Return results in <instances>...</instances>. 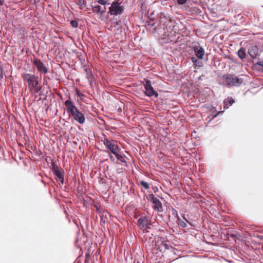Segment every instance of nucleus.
Wrapping results in <instances>:
<instances>
[{"mask_svg":"<svg viewBox=\"0 0 263 263\" xmlns=\"http://www.w3.org/2000/svg\"><path fill=\"white\" fill-rule=\"evenodd\" d=\"M64 104L66 108L67 113L79 124H83L85 122L84 115L74 105L70 99L66 100Z\"/></svg>","mask_w":263,"mask_h":263,"instance_id":"obj_1","label":"nucleus"},{"mask_svg":"<svg viewBox=\"0 0 263 263\" xmlns=\"http://www.w3.org/2000/svg\"><path fill=\"white\" fill-rule=\"evenodd\" d=\"M51 170L55 176V180L58 183L63 184L65 183L64 170L57 164L55 161L52 159L51 161Z\"/></svg>","mask_w":263,"mask_h":263,"instance_id":"obj_2","label":"nucleus"},{"mask_svg":"<svg viewBox=\"0 0 263 263\" xmlns=\"http://www.w3.org/2000/svg\"><path fill=\"white\" fill-rule=\"evenodd\" d=\"M23 80L27 82L30 88H35L40 84L39 77L34 74L24 73L23 76Z\"/></svg>","mask_w":263,"mask_h":263,"instance_id":"obj_3","label":"nucleus"},{"mask_svg":"<svg viewBox=\"0 0 263 263\" xmlns=\"http://www.w3.org/2000/svg\"><path fill=\"white\" fill-rule=\"evenodd\" d=\"M124 10L123 5H121L119 0H115L111 3L109 7V11L110 15H117L121 14Z\"/></svg>","mask_w":263,"mask_h":263,"instance_id":"obj_4","label":"nucleus"},{"mask_svg":"<svg viewBox=\"0 0 263 263\" xmlns=\"http://www.w3.org/2000/svg\"><path fill=\"white\" fill-rule=\"evenodd\" d=\"M32 63L36 67L39 72L43 74H46L48 72V68L40 59L34 58L32 60Z\"/></svg>","mask_w":263,"mask_h":263,"instance_id":"obj_5","label":"nucleus"},{"mask_svg":"<svg viewBox=\"0 0 263 263\" xmlns=\"http://www.w3.org/2000/svg\"><path fill=\"white\" fill-rule=\"evenodd\" d=\"M141 11H142V13L143 14L144 12V17H145V25L139 26V31L141 32L142 33H144L145 31H148V28L146 27V24H148V10L146 9V7L145 6V4L143 3L141 4Z\"/></svg>","mask_w":263,"mask_h":263,"instance_id":"obj_6","label":"nucleus"},{"mask_svg":"<svg viewBox=\"0 0 263 263\" xmlns=\"http://www.w3.org/2000/svg\"><path fill=\"white\" fill-rule=\"evenodd\" d=\"M102 141L103 142L105 147L110 151L113 154H115V153L117 151V149L119 148L117 145L114 144L108 139H105Z\"/></svg>","mask_w":263,"mask_h":263,"instance_id":"obj_7","label":"nucleus"},{"mask_svg":"<svg viewBox=\"0 0 263 263\" xmlns=\"http://www.w3.org/2000/svg\"><path fill=\"white\" fill-rule=\"evenodd\" d=\"M137 225L140 228V230H148V218L142 215L137 221Z\"/></svg>","mask_w":263,"mask_h":263,"instance_id":"obj_8","label":"nucleus"},{"mask_svg":"<svg viewBox=\"0 0 263 263\" xmlns=\"http://www.w3.org/2000/svg\"><path fill=\"white\" fill-rule=\"evenodd\" d=\"M91 7L95 13L103 14L105 12L106 8L105 6H102L98 4H95V2L91 3Z\"/></svg>","mask_w":263,"mask_h":263,"instance_id":"obj_9","label":"nucleus"},{"mask_svg":"<svg viewBox=\"0 0 263 263\" xmlns=\"http://www.w3.org/2000/svg\"><path fill=\"white\" fill-rule=\"evenodd\" d=\"M151 201L154 204L153 207L155 210H157L158 212L162 211V204L159 199L153 196L151 199Z\"/></svg>","mask_w":263,"mask_h":263,"instance_id":"obj_10","label":"nucleus"},{"mask_svg":"<svg viewBox=\"0 0 263 263\" xmlns=\"http://www.w3.org/2000/svg\"><path fill=\"white\" fill-rule=\"evenodd\" d=\"M242 82V80L237 77L227 78V83L230 85L238 86Z\"/></svg>","mask_w":263,"mask_h":263,"instance_id":"obj_11","label":"nucleus"},{"mask_svg":"<svg viewBox=\"0 0 263 263\" xmlns=\"http://www.w3.org/2000/svg\"><path fill=\"white\" fill-rule=\"evenodd\" d=\"M148 232V230L147 231H142L140 230V237L141 240L143 242V247L145 248L147 247V233Z\"/></svg>","mask_w":263,"mask_h":263,"instance_id":"obj_12","label":"nucleus"},{"mask_svg":"<svg viewBox=\"0 0 263 263\" xmlns=\"http://www.w3.org/2000/svg\"><path fill=\"white\" fill-rule=\"evenodd\" d=\"M85 71L86 73V78L91 84L92 81L95 80V77L92 73V71L90 68L86 67L85 68Z\"/></svg>","mask_w":263,"mask_h":263,"instance_id":"obj_13","label":"nucleus"},{"mask_svg":"<svg viewBox=\"0 0 263 263\" xmlns=\"http://www.w3.org/2000/svg\"><path fill=\"white\" fill-rule=\"evenodd\" d=\"M195 52L196 56L200 59H203V57L204 53L203 49L200 47H197L195 48Z\"/></svg>","mask_w":263,"mask_h":263,"instance_id":"obj_14","label":"nucleus"},{"mask_svg":"<svg viewBox=\"0 0 263 263\" xmlns=\"http://www.w3.org/2000/svg\"><path fill=\"white\" fill-rule=\"evenodd\" d=\"M248 52L252 58H255L258 54V49L255 46L252 47L249 49Z\"/></svg>","mask_w":263,"mask_h":263,"instance_id":"obj_15","label":"nucleus"},{"mask_svg":"<svg viewBox=\"0 0 263 263\" xmlns=\"http://www.w3.org/2000/svg\"><path fill=\"white\" fill-rule=\"evenodd\" d=\"M108 214V212L104 210L101 214L100 215L101 217V222L103 223V224H105L106 222L107 221L108 218H107V215Z\"/></svg>","mask_w":263,"mask_h":263,"instance_id":"obj_16","label":"nucleus"},{"mask_svg":"<svg viewBox=\"0 0 263 263\" xmlns=\"http://www.w3.org/2000/svg\"><path fill=\"white\" fill-rule=\"evenodd\" d=\"M234 100L231 98H228L224 101V107L228 108L229 106L234 103Z\"/></svg>","mask_w":263,"mask_h":263,"instance_id":"obj_17","label":"nucleus"},{"mask_svg":"<svg viewBox=\"0 0 263 263\" xmlns=\"http://www.w3.org/2000/svg\"><path fill=\"white\" fill-rule=\"evenodd\" d=\"M98 4L101 5L102 6H105L110 5V3L108 2V0H97L95 1V4Z\"/></svg>","mask_w":263,"mask_h":263,"instance_id":"obj_18","label":"nucleus"},{"mask_svg":"<svg viewBox=\"0 0 263 263\" xmlns=\"http://www.w3.org/2000/svg\"><path fill=\"white\" fill-rule=\"evenodd\" d=\"M114 155H115V156L116 157L118 160L123 163H126L124 156L122 155L121 154H119L117 152V151Z\"/></svg>","mask_w":263,"mask_h":263,"instance_id":"obj_19","label":"nucleus"},{"mask_svg":"<svg viewBox=\"0 0 263 263\" xmlns=\"http://www.w3.org/2000/svg\"><path fill=\"white\" fill-rule=\"evenodd\" d=\"M143 86L145 89L143 92L145 95L148 97V80L146 79H144Z\"/></svg>","mask_w":263,"mask_h":263,"instance_id":"obj_20","label":"nucleus"},{"mask_svg":"<svg viewBox=\"0 0 263 263\" xmlns=\"http://www.w3.org/2000/svg\"><path fill=\"white\" fill-rule=\"evenodd\" d=\"M76 3L77 5L79 6L80 8L82 7H85L87 4V3L85 0H77Z\"/></svg>","mask_w":263,"mask_h":263,"instance_id":"obj_21","label":"nucleus"},{"mask_svg":"<svg viewBox=\"0 0 263 263\" xmlns=\"http://www.w3.org/2000/svg\"><path fill=\"white\" fill-rule=\"evenodd\" d=\"M154 96L155 97H158V93L155 91L153 88L149 85V97Z\"/></svg>","mask_w":263,"mask_h":263,"instance_id":"obj_22","label":"nucleus"},{"mask_svg":"<svg viewBox=\"0 0 263 263\" xmlns=\"http://www.w3.org/2000/svg\"><path fill=\"white\" fill-rule=\"evenodd\" d=\"M238 55L240 59H244L246 57V53H245V50L242 49H240L238 51Z\"/></svg>","mask_w":263,"mask_h":263,"instance_id":"obj_23","label":"nucleus"},{"mask_svg":"<svg viewBox=\"0 0 263 263\" xmlns=\"http://www.w3.org/2000/svg\"><path fill=\"white\" fill-rule=\"evenodd\" d=\"M70 25L73 27V28H77L78 27V23L77 22V20H71L70 21Z\"/></svg>","mask_w":263,"mask_h":263,"instance_id":"obj_24","label":"nucleus"},{"mask_svg":"<svg viewBox=\"0 0 263 263\" xmlns=\"http://www.w3.org/2000/svg\"><path fill=\"white\" fill-rule=\"evenodd\" d=\"M5 74L4 66L0 65V79L3 78V76Z\"/></svg>","mask_w":263,"mask_h":263,"instance_id":"obj_25","label":"nucleus"},{"mask_svg":"<svg viewBox=\"0 0 263 263\" xmlns=\"http://www.w3.org/2000/svg\"><path fill=\"white\" fill-rule=\"evenodd\" d=\"M178 223L182 227H183V228H185L186 227V224L185 223V222H184L183 220H182L179 217H178Z\"/></svg>","mask_w":263,"mask_h":263,"instance_id":"obj_26","label":"nucleus"},{"mask_svg":"<svg viewBox=\"0 0 263 263\" xmlns=\"http://www.w3.org/2000/svg\"><path fill=\"white\" fill-rule=\"evenodd\" d=\"M140 184L145 189H148V182L141 180L140 181Z\"/></svg>","mask_w":263,"mask_h":263,"instance_id":"obj_27","label":"nucleus"},{"mask_svg":"<svg viewBox=\"0 0 263 263\" xmlns=\"http://www.w3.org/2000/svg\"><path fill=\"white\" fill-rule=\"evenodd\" d=\"M41 88L36 86L35 88H30V90L34 91L35 93H38L41 90Z\"/></svg>","mask_w":263,"mask_h":263,"instance_id":"obj_28","label":"nucleus"},{"mask_svg":"<svg viewBox=\"0 0 263 263\" xmlns=\"http://www.w3.org/2000/svg\"><path fill=\"white\" fill-rule=\"evenodd\" d=\"M81 63V65H83V64L85 63V59L82 57V54L80 55V57H77Z\"/></svg>","mask_w":263,"mask_h":263,"instance_id":"obj_29","label":"nucleus"},{"mask_svg":"<svg viewBox=\"0 0 263 263\" xmlns=\"http://www.w3.org/2000/svg\"><path fill=\"white\" fill-rule=\"evenodd\" d=\"M145 250H146V252H145V254L144 255V257L146 259V262L145 263H148V252L147 251V249L146 248H145Z\"/></svg>","mask_w":263,"mask_h":263,"instance_id":"obj_30","label":"nucleus"},{"mask_svg":"<svg viewBox=\"0 0 263 263\" xmlns=\"http://www.w3.org/2000/svg\"><path fill=\"white\" fill-rule=\"evenodd\" d=\"M186 0H177V2L180 5L184 4L186 3Z\"/></svg>","mask_w":263,"mask_h":263,"instance_id":"obj_31","label":"nucleus"},{"mask_svg":"<svg viewBox=\"0 0 263 263\" xmlns=\"http://www.w3.org/2000/svg\"><path fill=\"white\" fill-rule=\"evenodd\" d=\"M47 79H50V78L47 77V76L45 77L44 78V85H47L48 82H47Z\"/></svg>","mask_w":263,"mask_h":263,"instance_id":"obj_32","label":"nucleus"},{"mask_svg":"<svg viewBox=\"0 0 263 263\" xmlns=\"http://www.w3.org/2000/svg\"><path fill=\"white\" fill-rule=\"evenodd\" d=\"M256 64L261 66L263 68V60H260L257 62Z\"/></svg>","mask_w":263,"mask_h":263,"instance_id":"obj_33","label":"nucleus"},{"mask_svg":"<svg viewBox=\"0 0 263 263\" xmlns=\"http://www.w3.org/2000/svg\"><path fill=\"white\" fill-rule=\"evenodd\" d=\"M73 53H74L76 54L77 57H80V55H81L82 54L81 52H79V51H78L76 50H73Z\"/></svg>","mask_w":263,"mask_h":263,"instance_id":"obj_34","label":"nucleus"},{"mask_svg":"<svg viewBox=\"0 0 263 263\" xmlns=\"http://www.w3.org/2000/svg\"><path fill=\"white\" fill-rule=\"evenodd\" d=\"M115 27L117 28V30H119L120 28H121V25L120 22H117Z\"/></svg>","mask_w":263,"mask_h":263,"instance_id":"obj_35","label":"nucleus"},{"mask_svg":"<svg viewBox=\"0 0 263 263\" xmlns=\"http://www.w3.org/2000/svg\"><path fill=\"white\" fill-rule=\"evenodd\" d=\"M4 3L5 2L4 0H0V6L4 5Z\"/></svg>","mask_w":263,"mask_h":263,"instance_id":"obj_36","label":"nucleus"},{"mask_svg":"<svg viewBox=\"0 0 263 263\" xmlns=\"http://www.w3.org/2000/svg\"><path fill=\"white\" fill-rule=\"evenodd\" d=\"M109 157L112 161L115 160L114 157L110 154H109Z\"/></svg>","mask_w":263,"mask_h":263,"instance_id":"obj_37","label":"nucleus"},{"mask_svg":"<svg viewBox=\"0 0 263 263\" xmlns=\"http://www.w3.org/2000/svg\"><path fill=\"white\" fill-rule=\"evenodd\" d=\"M77 95L79 97L82 96V93L80 91L77 92Z\"/></svg>","mask_w":263,"mask_h":263,"instance_id":"obj_38","label":"nucleus"},{"mask_svg":"<svg viewBox=\"0 0 263 263\" xmlns=\"http://www.w3.org/2000/svg\"><path fill=\"white\" fill-rule=\"evenodd\" d=\"M82 67L83 68H84V69L86 68V67H87V66H86V65L85 64V63L83 64V65H82Z\"/></svg>","mask_w":263,"mask_h":263,"instance_id":"obj_39","label":"nucleus"},{"mask_svg":"<svg viewBox=\"0 0 263 263\" xmlns=\"http://www.w3.org/2000/svg\"><path fill=\"white\" fill-rule=\"evenodd\" d=\"M41 0H34V3H39L40 2Z\"/></svg>","mask_w":263,"mask_h":263,"instance_id":"obj_40","label":"nucleus"},{"mask_svg":"<svg viewBox=\"0 0 263 263\" xmlns=\"http://www.w3.org/2000/svg\"><path fill=\"white\" fill-rule=\"evenodd\" d=\"M145 197H146V198L148 199V196H147V195H145Z\"/></svg>","mask_w":263,"mask_h":263,"instance_id":"obj_41","label":"nucleus"},{"mask_svg":"<svg viewBox=\"0 0 263 263\" xmlns=\"http://www.w3.org/2000/svg\"><path fill=\"white\" fill-rule=\"evenodd\" d=\"M118 110H119V111H121V108H119Z\"/></svg>","mask_w":263,"mask_h":263,"instance_id":"obj_42","label":"nucleus"},{"mask_svg":"<svg viewBox=\"0 0 263 263\" xmlns=\"http://www.w3.org/2000/svg\"><path fill=\"white\" fill-rule=\"evenodd\" d=\"M42 181L43 183H45V182L43 180H42Z\"/></svg>","mask_w":263,"mask_h":263,"instance_id":"obj_43","label":"nucleus"}]
</instances>
